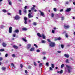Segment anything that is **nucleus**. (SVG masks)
<instances>
[{"label":"nucleus","instance_id":"f257e3e1","mask_svg":"<svg viewBox=\"0 0 75 75\" xmlns=\"http://www.w3.org/2000/svg\"><path fill=\"white\" fill-rule=\"evenodd\" d=\"M66 67L67 68H68V69H67V70L68 71L69 73H70L71 72V70L73 69L72 67H71V66H68V65H66Z\"/></svg>","mask_w":75,"mask_h":75},{"label":"nucleus","instance_id":"f03ea898","mask_svg":"<svg viewBox=\"0 0 75 75\" xmlns=\"http://www.w3.org/2000/svg\"><path fill=\"white\" fill-rule=\"evenodd\" d=\"M55 46V43L54 42H51L50 44V46L51 47H54Z\"/></svg>","mask_w":75,"mask_h":75},{"label":"nucleus","instance_id":"7ed1b4c3","mask_svg":"<svg viewBox=\"0 0 75 75\" xmlns=\"http://www.w3.org/2000/svg\"><path fill=\"white\" fill-rule=\"evenodd\" d=\"M13 31V28L12 27H10L9 28V33H12Z\"/></svg>","mask_w":75,"mask_h":75},{"label":"nucleus","instance_id":"20e7f679","mask_svg":"<svg viewBox=\"0 0 75 75\" xmlns=\"http://www.w3.org/2000/svg\"><path fill=\"white\" fill-rule=\"evenodd\" d=\"M24 20H25L24 23L25 24H27V18L26 17H24Z\"/></svg>","mask_w":75,"mask_h":75},{"label":"nucleus","instance_id":"39448f33","mask_svg":"<svg viewBox=\"0 0 75 75\" xmlns=\"http://www.w3.org/2000/svg\"><path fill=\"white\" fill-rule=\"evenodd\" d=\"M20 17L18 15L16 16L14 18L16 20H19L20 19Z\"/></svg>","mask_w":75,"mask_h":75},{"label":"nucleus","instance_id":"423d86ee","mask_svg":"<svg viewBox=\"0 0 75 75\" xmlns=\"http://www.w3.org/2000/svg\"><path fill=\"white\" fill-rule=\"evenodd\" d=\"M28 16L29 18H32V17H33V15H31V14L30 13H28Z\"/></svg>","mask_w":75,"mask_h":75},{"label":"nucleus","instance_id":"0eeeda50","mask_svg":"<svg viewBox=\"0 0 75 75\" xmlns=\"http://www.w3.org/2000/svg\"><path fill=\"white\" fill-rule=\"evenodd\" d=\"M2 45L4 47H6L7 46V44L5 42H3Z\"/></svg>","mask_w":75,"mask_h":75},{"label":"nucleus","instance_id":"6e6552de","mask_svg":"<svg viewBox=\"0 0 75 75\" xmlns=\"http://www.w3.org/2000/svg\"><path fill=\"white\" fill-rule=\"evenodd\" d=\"M8 2L9 5H10L11 6L12 5V2L10 0H8Z\"/></svg>","mask_w":75,"mask_h":75},{"label":"nucleus","instance_id":"1a4fd4ad","mask_svg":"<svg viewBox=\"0 0 75 75\" xmlns=\"http://www.w3.org/2000/svg\"><path fill=\"white\" fill-rule=\"evenodd\" d=\"M64 28H65V29H67V28H69V25H64Z\"/></svg>","mask_w":75,"mask_h":75},{"label":"nucleus","instance_id":"9d476101","mask_svg":"<svg viewBox=\"0 0 75 75\" xmlns=\"http://www.w3.org/2000/svg\"><path fill=\"white\" fill-rule=\"evenodd\" d=\"M31 46V45L30 44H28V46L27 47V49H29V48H30V47Z\"/></svg>","mask_w":75,"mask_h":75},{"label":"nucleus","instance_id":"9b49d317","mask_svg":"<svg viewBox=\"0 0 75 75\" xmlns=\"http://www.w3.org/2000/svg\"><path fill=\"white\" fill-rule=\"evenodd\" d=\"M35 50V48L32 47L30 49V51H34Z\"/></svg>","mask_w":75,"mask_h":75},{"label":"nucleus","instance_id":"f8f14e48","mask_svg":"<svg viewBox=\"0 0 75 75\" xmlns=\"http://www.w3.org/2000/svg\"><path fill=\"white\" fill-rule=\"evenodd\" d=\"M71 10V8H69L67 9L66 11H67V12H69V11H70Z\"/></svg>","mask_w":75,"mask_h":75},{"label":"nucleus","instance_id":"ddd939ff","mask_svg":"<svg viewBox=\"0 0 75 75\" xmlns=\"http://www.w3.org/2000/svg\"><path fill=\"white\" fill-rule=\"evenodd\" d=\"M64 56L66 58H69V55L68 54H64Z\"/></svg>","mask_w":75,"mask_h":75},{"label":"nucleus","instance_id":"4468645a","mask_svg":"<svg viewBox=\"0 0 75 75\" xmlns=\"http://www.w3.org/2000/svg\"><path fill=\"white\" fill-rule=\"evenodd\" d=\"M14 33H19V30L18 29H16L14 31Z\"/></svg>","mask_w":75,"mask_h":75},{"label":"nucleus","instance_id":"2eb2a0df","mask_svg":"<svg viewBox=\"0 0 75 75\" xmlns=\"http://www.w3.org/2000/svg\"><path fill=\"white\" fill-rule=\"evenodd\" d=\"M38 36L39 37H42V36L41 35V34L40 33H38L37 34Z\"/></svg>","mask_w":75,"mask_h":75},{"label":"nucleus","instance_id":"dca6fc26","mask_svg":"<svg viewBox=\"0 0 75 75\" xmlns=\"http://www.w3.org/2000/svg\"><path fill=\"white\" fill-rule=\"evenodd\" d=\"M57 73H58L59 74L60 73V74H62L63 73V71L62 70H61L60 71H57Z\"/></svg>","mask_w":75,"mask_h":75},{"label":"nucleus","instance_id":"f3484780","mask_svg":"<svg viewBox=\"0 0 75 75\" xmlns=\"http://www.w3.org/2000/svg\"><path fill=\"white\" fill-rule=\"evenodd\" d=\"M42 35L43 37V39H45V35H44V34L43 33H42Z\"/></svg>","mask_w":75,"mask_h":75},{"label":"nucleus","instance_id":"a211bd4d","mask_svg":"<svg viewBox=\"0 0 75 75\" xmlns=\"http://www.w3.org/2000/svg\"><path fill=\"white\" fill-rule=\"evenodd\" d=\"M13 47L15 49H18V47L16 45L13 46Z\"/></svg>","mask_w":75,"mask_h":75},{"label":"nucleus","instance_id":"6ab92c4d","mask_svg":"<svg viewBox=\"0 0 75 75\" xmlns=\"http://www.w3.org/2000/svg\"><path fill=\"white\" fill-rule=\"evenodd\" d=\"M44 13L43 12H41L40 13V15L42 16H44Z\"/></svg>","mask_w":75,"mask_h":75},{"label":"nucleus","instance_id":"aec40b11","mask_svg":"<svg viewBox=\"0 0 75 75\" xmlns=\"http://www.w3.org/2000/svg\"><path fill=\"white\" fill-rule=\"evenodd\" d=\"M27 29L25 28H22V30H24V31H26V30H27Z\"/></svg>","mask_w":75,"mask_h":75},{"label":"nucleus","instance_id":"412c9836","mask_svg":"<svg viewBox=\"0 0 75 75\" xmlns=\"http://www.w3.org/2000/svg\"><path fill=\"white\" fill-rule=\"evenodd\" d=\"M19 13L20 15H21V14H22L21 13V10H19Z\"/></svg>","mask_w":75,"mask_h":75},{"label":"nucleus","instance_id":"4be33fe9","mask_svg":"<svg viewBox=\"0 0 75 75\" xmlns=\"http://www.w3.org/2000/svg\"><path fill=\"white\" fill-rule=\"evenodd\" d=\"M31 10L32 11H33L35 10V8L34 7H32L31 8Z\"/></svg>","mask_w":75,"mask_h":75},{"label":"nucleus","instance_id":"5701e85b","mask_svg":"<svg viewBox=\"0 0 75 75\" xmlns=\"http://www.w3.org/2000/svg\"><path fill=\"white\" fill-rule=\"evenodd\" d=\"M2 70H5V69H6V67H2Z\"/></svg>","mask_w":75,"mask_h":75},{"label":"nucleus","instance_id":"b1692460","mask_svg":"<svg viewBox=\"0 0 75 75\" xmlns=\"http://www.w3.org/2000/svg\"><path fill=\"white\" fill-rule=\"evenodd\" d=\"M65 36L66 38H68V33H66V34L65 35Z\"/></svg>","mask_w":75,"mask_h":75},{"label":"nucleus","instance_id":"393cba45","mask_svg":"<svg viewBox=\"0 0 75 75\" xmlns=\"http://www.w3.org/2000/svg\"><path fill=\"white\" fill-rule=\"evenodd\" d=\"M22 40L23 41H25V42H27V40H26V39H25L24 38H22Z\"/></svg>","mask_w":75,"mask_h":75},{"label":"nucleus","instance_id":"a878e982","mask_svg":"<svg viewBox=\"0 0 75 75\" xmlns=\"http://www.w3.org/2000/svg\"><path fill=\"white\" fill-rule=\"evenodd\" d=\"M0 51H1V52L4 51V50L3 49H1L0 50Z\"/></svg>","mask_w":75,"mask_h":75},{"label":"nucleus","instance_id":"bb28decb","mask_svg":"<svg viewBox=\"0 0 75 75\" xmlns=\"http://www.w3.org/2000/svg\"><path fill=\"white\" fill-rule=\"evenodd\" d=\"M51 65L52 68H54V64H51Z\"/></svg>","mask_w":75,"mask_h":75},{"label":"nucleus","instance_id":"cd10ccee","mask_svg":"<svg viewBox=\"0 0 75 75\" xmlns=\"http://www.w3.org/2000/svg\"><path fill=\"white\" fill-rule=\"evenodd\" d=\"M53 10L54 11L56 12L57 11V8H53Z\"/></svg>","mask_w":75,"mask_h":75},{"label":"nucleus","instance_id":"c85d7f7f","mask_svg":"<svg viewBox=\"0 0 75 75\" xmlns=\"http://www.w3.org/2000/svg\"><path fill=\"white\" fill-rule=\"evenodd\" d=\"M64 16H62V17H61V20H62L63 21L64 20Z\"/></svg>","mask_w":75,"mask_h":75},{"label":"nucleus","instance_id":"c756f323","mask_svg":"<svg viewBox=\"0 0 75 75\" xmlns=\"http://www.w3.org/2000/svg\"><path fill=\"white\" fill-rule=\"evenodd\" d=\"M64 67V64H63L61 65V68H62Z\"/></svg>","mask_w":75,"mask_h":75},{"label":"nucleus","instance_id":"7c9ffc66","mask_svg":"<svg viewBox=\"0 0 75 75\" xmlns=\"http://www.w3.org/2000/svg\"><path fill=\"white\" fill-rule=\"evenodd\" d=\"M11 66L13 68L14 67V64L13 63H11Z\"/></svg>","mask_w":75,"mask_h":75},{"label":"nucleus","instance_id":"2f4dec72","mask_svg":"<svg viewBox=\"0 0 75 75\" xmlns=\"http://www.w3.org/2000/svg\"><path fill=\"white\" fill-rule=\"evenodd\" d=\"M4 12V13H6L7 11H6V9H4L2 10Z\"/></svg>","mask_w":75,"mask_h":75},{"label":"nucleus","instance_id":"473e14b6","mask_svg":"<svg viewBox=\"0 0 75 75\" xmlns=\"http://www.w3.org/2000/svg\"><path fill=\"white\" fill-rule=\"evenodd\" d=\"M54 14L52 13L51 15L52 17H54Z\"/></svg>","mask_w":75,"mask_h":75},{"label":"nucleus","instance_id":"72a5a7b5","mask_svg":"<svg viewBox=\"0 0 75 75\" xmlns=\"http://www.w3.org/2000/svg\"><path fill=\"white\" fill-rule=\"evenodd\" d=\"M12 56L13 57V58H15V57H16V55H15L14 54H13Z\"/></svg>","mask_w":75,"mask_h":75},{"label":"nucleus","instance_id":"f704fd0d","mask_svg":"<svg viewBox=\"0 0 75 75\" xmlns=\"http://www.w3.org/2000/svg\"><path fill=\"white\" fill-rule=\"evenodd\" d=\"M34 46H35L36 48H38V46L36 44H34Z\"/></svg>","mask_w":75,"mask_h":75},{"label":"nucleus","instance_id":"c9c22d12","mask_svg":"<svg viewBox=\"0 0 75 75\" xmlns=\"http://www.w3.org/2000/svg\"><path fill=\"white\" fill-rule=\"evenodd\" d=\"M34 64L35 66H37V64H36V63H35V62H34Z\"/></svg>","mask_w":75,"mask_h":75},{"label":"nucleus","instance_id":"e433bc0d","mask_svg":"<svg viewBox=\"0 0 75 75\" xmlns=\"http://www.w3.org/2000/svg\"><path fill=\"white\" fill-rule=\"evenodd\" d=\"M42 66V63H41L39 64V67H41Z\"/></svg>","mask_w":75,"mask_h":75},{"label":"nucleus","instance_id":"4c0bfd02","mask_svg":"<svg viewBox=\"0 0 75 75\" xmlns=\"http://www.w3.org/2000/svg\"><path fill=\"white\" fill-rule=\"evenodd\" d=\"M42 54L43 55H45V54H46V52H43L42 53Z\"/></svg>","mask_w":75,"mask_h":75},{"label":"nucleus","instance_id":"58836bf2","mask_svg":"<svg viewBox=\"0 0 75 75\" xmlns=\"http://www.w3.org/2000/svg\"><path fill=\"white\" fill-rule=\"evenodd\" d=\"M33 24L34 25H37V23H35V22H34L33 23Z\"/></svg>","mask_w":75,"mask_h":75},{"label":"nucleus","instance_id":"ea45409f","mask_svg":"<svg viewBox=\"0 0 75 75\" xmlns=\"http://www.w3.org/2000/svg\"><path fill=\"white\" fill-rule=\"evenodd\" d=\"M46 66H49V63L47 62L46 63Z\"/></svg>","mask_w":75,"mask_h":75},{"label":"nucleus","instance_id":"a19ab883","mask_svg":"<svg viewBox=\"0 0 75 75\" xmlns=\"http://www.w3.org/2000/svg\"><path fill=\"white\" fill-rule=\"evenodd\" d=\"M61 38L60 37L58 38H57V40H59V41L60 40H61Z\"/></svg>","mask_w":75,"mask_h":75},{"label":"nucleus","instance_id":"79ce46f5","mask_svg":"<svg viewBox=\"0 0 75 75\" xmlns=\"http://www.w3.org/2000/svg\"><path fill=\"white\" fill-rule=\"evenodd\" d=\"M52 33L53 34L54 33H55V30H52Z\"/></svg>","mask_w":75,"mask_h":75},{"label":"nucleus","instance_id":"37998d69","mask_svg":"<svg viewBox=\"0 0 75 75\" xmlns=\"http://www.w3.org/2000/svg\"><path fill=\"white\" fill-rule=\"evenodd\" d=\"M49 69H50V71H52V70H53V69H52V68H51V67H50Z\"/></svg>","mask_w":75,"mask_h":75},{"label":"nucleus","instance_id":"c03bdc74","mask_svg":"<svg viewBox=\"0 0 75 75\" xmlns=\"http://www.w3.org/2000/svg\"><path fill=\"white\" fill-rule=\"evenodd\" d=\"M67 63H69V62L68 61V59H67L66 61Z\"/></svg>","mask_w":75,"mask_h":75},{"label":"nucleus","instance_id":"a18cd8bd","mask_svg":"<svg viewBox=\"0 0 75 75\" xmlns=\"http://www.w3.org/2000/svg\"><path fill=\"white\" fill-rule=\"evenodd\" d=\"M23 13H27V11H26V9H25L24 11H23Z\"/></svg>","mask_w":75,"mask_h":75},{"label":"nucleus","instance_id":"49530a36","mask_svg":"<svg viewBox=\"0 0 75 75\" xmlns=\"http://www.w3.org/2000/svg\"><path fill=\"white\" fill-rule=\"evenodd\" d=\"M47 40L48 41V42H51V40L49 39H47Z\"/></svg>","mask_w":75,"mask_h":75},{"label":"nucleus","instance_id":"de8ad7c7","mask_svg":"<svg viewBox=\"0 0 75 75\" xmlns=\"http://www.w3.org/2000/svg\"><path fill=\"white\" fill-rule=\"evenodd\" d=\"M67 34V33H66V31H64L62 33V34Z\"/></svg>","mask_w":75,"mask_h":75},{"label":"nucleus","instance_id":"09e8293b","mask_svg":"<svg viewBox=\"0 0 75 75\" xmlns=\"http://www.w3.org/2000/svg\"><path fill=\"white\" fill-rule=\"evenodd\" d=\"M20 67H21V68H23V65H22V64H20Z\"/></svg>","mask_w":75,"mask_h":75},{"label":"nucleus","instance_id":"8fccbe9b","mask_svg":"<svg viewBox=\"0 0 75 75\" xmlns=\"http://www.w3.org/2000/svg\"><path fill=\"white\" fill-rule=\"evenodd\" d=\"M61 47L62 48H64V45H61Z\"/></svg>","mask_w":75,"mask_h":75},{"label":"nucleus","instance_id":"3c124183","mask_svg":"<svg viewBox=\"0 0 75 75\" xmlns=\"http://www.w3.org/2000/svg\"><path fill=\"white\" fill-rule=\"evenodd\" d=\"M3 60V58L1 57H0V61H2Z\"/></svg>","mask_w":75,"mask_h":75},{"label":"nucleus","instance_id":"603ef678","mask_svg":"<svg viewBox=\"0 0 75 75\" xmlns=\"http://www.w3.org/2000/svg\"><path fill=\"white\" fill-rule=\"evenodd\" d=\"M58 53H60L61 52V51H57Z\"/></svg>","mask_w":75,"mask_h":75},{"label":"nucleus","instance_id":"864d4df0","mask_svg":"<svg viewBox=\"0 0 75 75\" xmlns=\"http://www.w3.org/2000/svg\"><path fill=\"white\" fill-rule=\"evenodd\" d=\"M5 56V57H7L8 56V54H6Z\"/></svg>","mask_w":75,"mask_h":75},{"label":"nucleus","instance_id":"5fc2aeb1","mask_svg":"<svg viewBox=\"0 0 75 75\" xmlns=\"http://www.w3.org/2000/svg\"><path fill=\"white\" fill-rule=\"evenodd\" d=\"M36 52H40V50L38 49L36 50Z\"/></svg>","mask_w":75,"mask_h":75},{"label":"nucleus","instance_id":"6e6d98bb","mask_svg":"<svg viewBox=\"0 0 75 75\" xmlns=\"http://www.w3.org/2000/svg\"><path fill=\"white\" fill-rule=\"evenodd\" d=\"M25 74H27V73H28V72H27V71L26 70H25Z\"/></svg>","mask_w":75,"mask_h":75},{"label":"nucleus","instance_id":"4d7b16f0","mask_svg":"<svg viewBox=\"0 0 75 75\" xmlns=\"http://www.w3.org/2000/svg\"><path fill=\"white\" fill-rule=\"evenodd\" d=\"M13 37H16V34H13Z\"/></svg>","mask_w":75,"mask_h":75},{"label":"nucleus","instance_id":"13d9d810","mask_svg":"<svg viewBox=\"0 0 75 75\" xmlns=\"http://www.w3.org/2000/svg\"><path fill=\"white\" fill-rule=\"evenodd\" d=\"M42 43H45V41L44 40H42Z\"/></svg>","mask_w":75,"mask_h":75},{"label":"nucleus","instance_id":"bf43d9fd","mask_svg":"<svg viewBox=\"0 0 75 75\" xmlns=\"http://www.w3.org/2000/svg\"><path fill=\"white\" fill-rule=\"evenodd\" d=\"M28 68L29 69H31V66L30 65H29V66L28 67Z\"/></svg>","mask_w":75,"mask_h":75},{"label":"nucleus","instance_id":"052dcab7","mask_svg":"<svg viewBox=\"0 0 75 75\" xmlns=\"http://www.w3.org/2000/svg\"><path fill=\"white\" fill-rule=\"evenodd\" d=\"M28 12L29 13H31V10H28Z\"/></svg>","mask_w":75,"mask_h":75},{"label":"nucleus","instance_id":"680f3d73","mask_svg":"<svg viewBox=\"0 0 75 75\" xmlns=\"http://www.w3.org/2000/svg\"><path fill=\"white\" fill-rule=\"evenodd\" d=\"M60 11V12H62V11H63V9H61Z\"/></svg>","mask_w":75,"mask_h":75},{"label":"nucleus","instance_id":"e2e57ef3","mask_svg":"<svg viewBox=\"0 0 75 75\" xmlns=\"http://www.w3.org/2000/svg\"><path fill=\"white\" fill-rule=\"evenodd\" d=\"M27 8V6H25V7H24V8L25 9H26V8Z\"/></svg>","mask_w":75,"mask_h":75},{"label":"nucleus","instance_id":"0e129e2a","mask_svg":"<svg viewBox=\"0 0 75 75\" xmlns=\"http://www.w3.org/2000/svg\"><path fill=\"white\" fill-rule=\"evenodd\" d=\"M4 27V26L3 25H2V26H1V28H3Z\"/></svg>","mask_w":75,"mask_h":75},{"label":"nucleus","instance_id":"69168bd1","mask_svg":"<svg viewBox=\"0 0 75 75\" xmlns=\"http://www.w3.org/2000/svg\"><path fill=\"white\" fill-rule=\"evenodd\" d=\"M57 40H58V39L57 38H55L54 39V41H57Z\"/></svg>","mask_w":75,"mask_h":75},{"label":"nucleus","instance_id":"338daca9","mask_svg":"<svg viewBox=\"0 0 75 75\" xmlns=\"http://www.w3.org/2000/svg\"><path fill=\"white\" fill-rule=\"evenodd\" d=\"M7 14H8V15H11V13H7Z\"/></svg>","mask_w":75,"mask_h":75},{"label":"nucleus","instance_id":"774afa93","mask_svg":"<svg viewBox=\"0 0 75 75\" xmlns=\"http://www.w3.org/2000/svg\"><path fill=\"white\" fill-rule=\"evenodd\" d=\"M43 59H46V57H43Z\"/></svg>","mask_w":75,"mask_h":75}]
</instances>
